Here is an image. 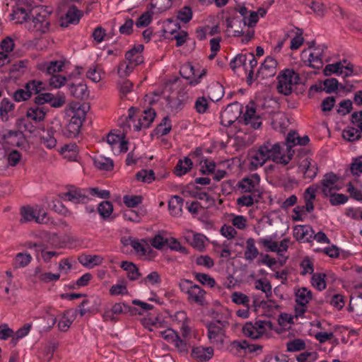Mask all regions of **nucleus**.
<instances>
[{
	"mask_svg": "<svg viewBox=\"0 0 362 362\" xmlns=\"http://www.w3.org/2000/svg\"><path fill=\"white\" fill-rule=\"evenodd\" d=\"M31 18L27 21L26 28L30 32H37L40 34L45 33L49 29L50 16L52 12L45 8L40 6L30 11Z\"/></svg>",
	"mask_w": 362,
	"mask_h": 362,
	"instance_id": "obj_1",
	"label": "nucleus"
},
{
	"mask_svg": "<svg viewBox=\"0 0 362 362\" xmlns=\"http://www.w3.org/2000/svg\"><path fill=\"white\" fill-rule=\"evenodd\" d=\"M259 151L267 161L272 160L276 163L287 165L292 159V153L287 155L281 153V147L279 143L272 144L269 141H267L259 146Z\"/></svg>",
	"mask_w": 362,
	"mask_h": 362,
	"instance_id": "obj_2",
	"label": "nucleus"
},
{
	"mask_svg": "<svg viewBox=\"0 0 362 362\" xmlns=\"http://www.w3.org/2000/svg\"><path fill=\"white\" fill-rule=\"evenodd\" d=\"M229 323L227 320H217L211 322L206 325L208 329V337L211 343L223 344L225 337L224 328L228 327Z\"/></svg>",
	"mask_w": 362,
	"mask_h": 362,
	"instance_id": "obj_3",
	"label": "nucleus"
},
{
	"mask_svg": "<svg viewBox=\"0 0 362 362\" xmlns=\"http://www.w3.org/2000/svg\"><path fill=\"white\" fill-rule=\"evenodd\" d=\"M243 106L238 102L228 104L221 115V124L225 127H230L240 116Z\"/></svg>",
	"mask_w": 362,
	"mask_h": 362,
	"instance_id": "obj_4",
	"label": "nucleus"
},
{
	"mask_svg": "<svg viewBox=\"0 0 362 362\" xmlns=\"http://www.w3.org/2000/svg\"><path fill=\"white\" fill-rule=\"evenodd\" d=\"M351 121L358 129L355 127H348L343 131L342 136L345 139L349 141H354L358 140L361 136L362 111L353 112L351 116Z\"/></svg>",
	"mask_w": 362,
	"mask_h": 362,
	"instance_id": "obj_5",
	"label": "nucleus"
},
{
	"mask_svg": "<svg viewBox=\"0 0 362 362\" xmlns=\"http://www.w3.org/2000/svg\"><path fill=\"white\" fill-rule=\"evenodd\" d=\"M230 351L234 354L247 353L259 354L262 351V346L250 344L247 340H235L230 343Z\"/></svg>",
	"mask_w": 362,
	"mask_h": 362,
	"instance_id": "obj_6",
	"label": "nucleus"
},
{
	"mask_svg": "<svg viewBox=\"0 0 362 362\" xmlns=\"http://www.w3.org/2000/svg\"><path fill=\"white\" fill-rule=\"evenodd\" d=\"M277 61L272 57H267L258 69L256 77L266 79L273 77L276 73Z\"/></svg>",
	"mask_w": 362,
	"mask_h": 362,
	"instance_id": "obj_7",
	"label": "nucleus"
},
{
	"mask_svg": "<svg viewBox=\"0 0 362 362\" xmlns=\"http://www.w3.org/2000/svg\"><path fill=\"white\" fill-rule=\"evenodd\" d=\"M180 74L182 78L189 80V84L191 86H194L201 82V78L206 75V70L202 69V72L197 76L194 66L188 63L180 67Z\"/></svg>",
	"mask_w": 362,
	"mask_h": 362,
	"instance_id": "obj_8",
	"label": "nucleus"
},
{
	"mask_svg": "<svg viewBox=\"0 0 362 362\" xmlns=\"http://www.w3.org/2000/svg\"><path fill=\"white\" fill-rule=\"evenodd\" d=\"M61 197L74 204L87 203L89 200L87 188L81 189L75 187H71L68 192L62 194Z\"/></svg>",
	"mask_w": 362,
	"mask_h": 362,
	"instance_id": "obj_9",
	"label": "nucleus"
},
{
	"mask_svg": "<svg viewBox=\"0 0 362 362\" xmlns=\"http://www.w3.org/2000/svg\"><path fill=\"white\" fill-rule=\"evenodd\" d=\"M4 145L25 148L28 141L22 131H8L4 136Z\"/></svg>",
	"mask_w": 362,
	"mask_h": 362,
	"instance_id": "obj_10",
	"label": "nucleus"
},
{
	"mask_svg": "<svg viewBox=\"0 0 362 362\" xmlns=\"http://www.w3.org/2000/svg\"><path fill=\"white\" fill-rule=\"evenodd\" d=\"M83 16V12L72 5L68 8L65 16L60 18V26L67 28L70 24L77 25Z\"/></svg>",
	"mask_w": 362,
	"mask_h": 362,
	"instance_id": "obj_11",
	"label": "nucleus"
},
{
	"mask_svg": "<svg viewBox=\"0 0 362 362\" xmlns=\"http://www.w3.org/2000/svg\"><path fill=\"white\" fill-rule=\"evenodd\" d=\"M314 230L308 225L296 226L293 228V236L298 241L310 243L313 240Z\"/></svg>",
	"mask_w": 362,
	"mask_h": 362,
	"instance_id": "obj_12",
	"label": "nucleus"
},
{
	"mask_svg": "<svg viewBox=\"0 0 362 362\" xmlns=\"http://www.w3.org/2000/svg\"><path fill=\"white\" fill-rule=\"evenodd\" d=\"M260 177L257 173H254L249 177H244L238 182V187L241 189L243 193L253 192L259 185Z\"/></svg>",
	"mask_w": 362,
	"mask_h": 362,
	"instance_id": "obj_13",
	"label": "nucleus"
},
{
	"mask_svg": "<svg viewBox=\"0 0 362 362\" xmlns=\"http://www.w3.org/2000/svg\"><path fill=\"white\" fill-rule=\"evenodd\" d=\"M64 62L62 60H54L42 62L37 64V69L47 75L53 76L62 71Z\"/></svg>",
	"mask_w": 362,
	"mask_h": 362,
	"instance_id": "obj_14",
	"label": "nucleus"
},
{
	"mask_svg": "<svg viewBox=\"0 0 362 362\" xmlns=\"http://www.w3.org/2000/svg\"><path fill=\"white\" fill-rule=\"evenodd\" d=\"M317 167L315 163H312V159L305 158L298 165V171L303 174L304 177L313 179L317 173Z\"/></svg>",
	"mask_w": 362,
	"mask_h": 362,
	"instance_id": "obj_15",
	"label": "nucleus"
},
{
	"mask_svg": "<svg viewBox=\"0 0 362 362\" xmlns=\"http://www.w3.org/2000/svg\"><path fill=\"white\" fill-rule=\"evenodd\" d=\"M144 47L143 45H134L132 49L127 51L125 54L126 59L129 64H133L134 66H138L143 63L144 57L141 54Z\"/></svg>",
	"mask_w": 362,
	"mask_h": 362,
	"instance_id": "obj_16",
	"label": "nucleus"
},
{
	"mask_svg": "<svg viewBox=\"0 0 362 362\" xmlns=\"http://www.w3.org/2000/svg\"><path fill=\"white\" fill-rule=\"evenodd\" d=\"M205 295L206 291L199 285L194 284L187 295V300L190 303L202 306L205 304Z\"/></svg>",
	"mask_w": 362,
	"mask_h": 362,
	"instance_id": "obj_17",
	"label": "nucleus"
},
{
	"mask_svg": "<svg viewBox=\"0 0 362 362\" xmlns=\"http://www.w3.org/2000/svg\"><path fill=\"white\" fill-rule=\"evenodd\" d=\"M209 98L213 102L220 100L224 95L223 86L217 81H213L206 88Z\"/></svg>",
	"mask_w": 362,
	"mask_h": 362,
	"instance_id": "obj_18",
	"label": "nucleus"
},
{
	"mask_svg": "<svg viewBox=\"0 0 362 362\" xmlns=\"http://www.w3.org/2000/svg\"><path fill=\"white\" fill-rule=\"evenodd\" d=\"M191 356L199 361H207L213 357L214 349L211 347L197 346L192 349Z\"/></svg>",
	"mask_w": 362,
	"mask_h": 362,
	"instance_id": "obj_19",
	"label": "nucleus"
},
{
	"mask_svg": "<svg viewBox=\"0 0 362 362\" xmlns=\"http://www.w3.org/2000/svg\"><path fill=\"white\" fill-rule=\"evenodd\" d=\"M337 180V176L332 172L324 175L323 179L321 180V191L325 197H328L330 194L332 190L334 189V185Z\"/></svg>",
	"mask_w": 362,
	"mask_h": 362,
	"instance_id": "obj_20",
	"label": "nucleus"
},
{
	"mask_svg": "<svg viewBox=\"0 0 362 362\" xmlns=\"http://www.w3.org/2000/svg\"><path fill=\"white\" fill-rule=\"evenodd\" d=\"M278 79L279 81L276 87L278 92L284 95H290L293 91L292 86H293L291 81V76H288L284 71L283 74L278 76Z\"/></svg>",
	"mask_w": 362,
	"mask_h": 362,
	"instance_id": "obj_21",
	"label": "nucleus"
},
{
	"mask_svg": "<svg viewBox=\"0 0 362 362\" xmlns=\"http://www.w3.org/2000/svg\"><path fill=\"white\" fill-rule=\"evenodd\" d=\"M48 112L47 107L30 106L26 112V117L35 122H40L45 119Z\"/></svg>",
	"mask_w": 362,
	"mask_h": 362,
	"instance_id": "obj_22",
	"label": "nucleus"
},
{
	"mask_svg": "<svg viewBox=\"0 0 362 362\" xmlns=\"http://www.w3.org/2000/svg\"><path fill=\"white\" fill-rule=\"evenodd\" d=\"M156 113L154 110L149 108L144 111L143 115L139 119L138 124L134 126L136 131L141 128H148L156 117Z\"/></svg>",
	"mask_w": 362,
	"mask_h": 362,
	"instance_id": "obj_23",
	"label": "nucleus"
},
{
	"mask_svg": "<svg viewBox=\"0 0 362 362\" xmlns=\"http://www.w3.org/2000/svg\"><path fill=\"white\" fill-rule=\"evenodd\" d=\"M68 88L70 94L77 99L85 100L88 98L89 95L88 87L83 83L78 84L71 83L68 85Z\"/></svg>",
	"mask_w": 362,
	"mask_h": 362,
	"instance_id": "obj_24",
	"label": "nucleus"
},
{
	"mask_svg": "<svg viewBox=\"0 0 362 362\" xmlns=\"http://www.w3.org/2000/svg\"><path fill=\"white\" fill-rule=\"evenodd\" d=\"M77 316V310H66L64 312L62 319L58 323L61 332H66Z\"/></svg>",
	"mask_w": 362,
	"mask_h": 362,
	"instance_id": "obj_25",
	"label": "nucleus"
},
{
	"mask_svg": "<svg viewBox=\"0 0 362 362\" xmlns=\"http://www.w3.org/2000/svg\"><path fill=\"white\" fill-rule=\"evenodd\" d=\"M296 302L298 305L306 306L313 298L310 290L305 287H301L295 292Z\"/></svg>",
	"mask_w": 362,
	"mask_h": 362,
	"instance_id": "obj_26",
	"label": "nucleus"
},
{
	"mask_svg": "<svg viewBox=\"0 0 362 362\" xmlns=\"http://www.w3.org/2000/svg\"><path fill=\"white\" fill-rule=\"evenodd\" d=\"M324 49L320 47L315 48L313 52L309 54L308 61L310 66L313 69H319L323 66V57Z\"/></svg>",
	"mask_w": 362,
	"mask_h": 362,
	"instance_id": "obj_27",
	"label": "nucleus"
},
{
	"mask_svg": "<svg viewBox=\"0 0 362 362\" xmlns=\"http://www.w3.org/2000/svg\"><path fill=\"white\" fill-rule=\"evenodd\" d=\"M184 199L178 196L174 195L168 202V209L170 213L174 216H179L182 214V208Z\"/></svg>",
	"mask_w": 362,
	"mask_h": 362,
	"instance_id": "obj_28",
	"label": "nucleus"
},
{
	"mask_svg": "<svg viewBox=\"0 0 362 362\" xmlns=\"http://www.w3.org/2000/svg\"><path fill=\"white\" fill-rule=\"evenodd\" d=\"M192 161L188 157H185L183 160L180 159L174 168V173L177 176H182L192 169Z\"/></svg>",
	"mask_w": 362,
	"mask_h": 362,
	"instance_id": "obj_29",
	"label": "nucleus"
},
{
	"mask_svg": "<svg viewBox=\"0 0 362 362\" xmlns=\"http://www.w3.org/2000/svg\"><path fill=\"white\" fill-rule=\"evenodd\" d=\"M78 262L83 266L93 268L102 263L103 258L98 255H81L78 257Z\"/></svg>",
	"mask_w": 362,
	"mask_h": 362,
	"instance_id": "obj_30",
	"label": "nucleus"
},
{
	"mask_svg": "<svg viewBox=\"0 0 362 362\" xmlns=\"http://www.w3.org/2000/svg\"><path fill=\"white\" fill-rule=\"evenodd\" d=\"M93 163L97 168L101 170L110 171L114 167L113 160L103 156H95L93 158Z\"/></svg>",
	"mask_w": 362,
	"mask_h": 362,
	"instance_id": "obj_31",
	"label": "nucleus"
},
{
	"mask_svg": "<svg viewBox=\"0 0 362 362\" xmlns=\"http://www.w3.org/2000/svg\"><path fill=\"white\" fill-rule=\"evenodd\" d=\"M70 108L72 109L74 112L76 110V112H74V115L71 117L69 123L76 124L78 128L81 129L83 120L85 118L86 112L80 110V107L78 103L70 104Z\"/></svg>",
	"mask_w": 362,
	"mask_h": 362,
	"instance_id": "obj_32",
	"label": "nucleus"
},
{
	"mask_svg": "<svg viewBox=\"0 0 362 362\" xmlns=\"http://www.w3.org/2000/svg\"><path fill=\"white\" fill-rule=\"evenodd\" d=\"M56 130L54 127H49L47 134L41 137V143L48 149L54 148L57 145V139L54 136Z\"/></svg>",
	"mask_w": 362,
	"mask_h": 362,
	"instance_id": "obj_33",
	"label": "nucleus"
},
{
	"mask_svg": "<svg viewBox=\"0 0 362 362\" xmlns=\"http://www.w3.org/2000/svg\"><path fill=\"white\" fill-rule=\"evenodd\" d=\"M30 12L28 13L21 5H16L13 9V13L11 14V19H16L19 23L24 22L27 23V21L30 19Z\"/></svg>",
	"mask_w": 362,
	"mask_h": 362,
	"instance_id": "obj_34",
	"label": "nucleus"
},
{
	"mask_svg": "<svg viewBox=\"0 0 362 362\" xmlns=\"http://www.w3.org/2000/svg\"><path fill=\"white\" fill-rule=\"evenodd\" d=\"M259 254V251L255 245V240L252 238L247 239L246 250L244 253L245 259L252 261Z\"/></svg>",
	"mask_w": 362,
	"mask_h": 362,
	"instance_id": "obj_35",
	"label": "nucleus"
},
{
	"mask_svg": "<svg viewBox=\"0 0 362 362\" xmlns=\"http://www.w3.org/2000/svg\"><path fill=\"white\" fill-rule=\"evenodd\" d=\"M305 4L312 11L320 17H323L325 12V6L320 0H306Z\"/></svg>",
	"mask_w": 362,
	"mask_h": 362,
	"instance_id": "obj_36",
	"label": "nucleus"
},
{
	"mask_svg": "<svg viewBox=\"0 0 362 362\" xmlns=\"http://www.w3.org/2000/svg\"><path fill=\"white\" fill-rule=\"evenodd\" d=\"M175 29L170 30L169 31L165 30V32L169 33L171 35H174L173 38L176 40V46L180 47L186 42L187 33L184 30L177 32V30L180 28V26L178 23H175Z\"/></svg>",
	"mask_w": 362,
	"mask_h": 362,
	"instance_id": "obj_37",
	"label": "nucleus"
},
{
	"mask_svg": "<svg viewBox=\"0 0 362 362\" xmlns=\"http://www.w3.org/2000/svg\"><path fill=\"white\" fill-rule=\"evenodd\" d=\"M25 88L27 89L31 97L32 95H38L40 92L45 90L44 84L41 81L38 80H30L27 82L25 85Z\"/></svg>",
	"mask_w": 362,
	"mask_h": 362,
	"instance_id": "obj_38",
	"label": "nucleus"
},
{
	"mask_svg": "<svg viewBox=\"0 0 362 362\" xmlns=\"http://www.w3.org/2000/svg\"><path fill=\"white\" fill-rule=\"evenodd\" d=\"M14 108V104L8 98H4L0 104V118L2 121L8 119V112H11Z\"/></svg>",
	"mask_w": 362,
	"mask_h": 362,
	"instance_id": "obj_39",
	"label": "nucleus"
},
{
	"mask_svg": "<svg viewBox=\"0 0 362 362\" xmlns=\"http://www.w3.org/2000/svg\"><path fill=\"white\" fill-rule=\"evenodd\" d=\"M28 61H19L13 64L10 69V74L14 78L21 77L27 69Z\"/></svg>",
	"mask_w": 362,
	"mask_h": 362,
	"instance_id": "obj_40",
	"label": "nucleus"
},
{
	"mask_svg": "<svg viewBox=\"0 0 362 362\" xmlns=\"http://www.w3.org/2000/svg\"><path fill=\"white\" fill-rule=\"evenodd\" d=\"M257 243L265 247L267 252H274L280 255L279 243L273 241L271 238H259L257 240Z\"/></svg>",
	"mask_w": 362,
	"mask_h": 362,
	"instance_id": "obj_41",
	"label": "nucleus"
},
{
	"mask_svg": "<svg viewBox=\"0 0 362 362\" xmlns=\"http://www.w3.org/2000/svg\"><path fill=\"white\" fill-rule=\"evenodd\" d=\"M242 331L245 337L251 338L252 339H257L261 337L259 332H258L253 323L251 322H246L243 325Z\"/></svg>",
	"mask_w": 362,
	"mask_h": 362,
	"instance_id": "obj_42",
	"label": "nucleus"
},
{
	"mask_svg": "<svg viewBox=\"0 0 362 362\" xmlns=\"http://www.w3.org/2000/svg\"><path fill=\"white\" fill-rule=\"evenodd\" d=\"M171 129V121L170 117L166 116L162 119L161 122L158 125L155 131L157 134L165 136L170 132Z\"/></svg>",
	"mask_w": 362,
	"mask_h": 362,
	"instance_id": "obj_43",
	"label": "nucleus"
},
{
	"mask_svg": "<svg viewBox=\"0 0 362 362\" xmlns=\"http://www.w3.org/2000/svg\"><path fill=\"white\" fill-rule=\"evenodd\" d=\"M323 73L325 76H329L332 74L342 75L344 74V64L341 62H337L335 64H327L325 67Z\"/></svg>",
	"mask_w": 362,
	"mask_h": 362,
	"instance_id": "obj_44",
	"label": "nucleus"
},
{
	"mask_svg": "<svg viewBox=\"0 0 362 362\" xmlns=\"http://www.w3.org/2000/svg\"><path fill=\"white\" fill-rule=\"evenodd\" d=\"M200 173L202 175H209L215 172L216 163L214 160L209 159H204L199 162Z\"/></svg>",
	"mask_w": 362,
	"mask_h": 362,
	"instance_id": "obj_45",
	"label": "nucleus"
},
{
	"mask_svg": "<svg viewBox=\"0 0 362 362\" xmlns=\"http://www.w3.org/2000/svg\"><path fill=\"white\" fill-rule=\"evenodd\" d=\"M98 211L103 218H108L113 211V205L109 201H103L99 204Z\"/></svg>",
	"mask_w": 362,
	"mask_h": 362,
	"instance_id": "obj_46",
	"label": "nucleus"
},
{
	"mask_svg": "<svg viewBox=\"0 0 362 362\" xmlns=\"http://www.w3.org/2000/svg\"><path fill=\"white\" fill-rule=\"evenodd\" d=\"M32 257L27 252H19L16 255L14 259V265L16 267H25L31 261Z\"/></svg>",
	"mask_w": 362,
	"mask_h": 362,
	"instance_id": "obj_47",
	"label": "nucleus"
},
{
	"mask_svg": "<svg viewBox=\"0 0 362 362\" xmlns=\"http://www.w3.org/2000/svg\"><path fill=\"white\" fill-rule=\"evenodd\" d=\"M325 274L314 273L312 276V284L317 290L322 291L326 288Z\"/></svg>",
	"mask_w": 362,
	"mask_h": 362,
	"instance_id": "obj_48",
	"label": "nucleus"
},
{
	"mask_svg": "<svg viewBox=\"0 0 362 362\" xmlns=\"http://www.w3.org/2000/svg\"><path fill=\"white\" fill-rule=\"evenodd\" d=\"M50 98L48 103L54 108L62 107L66 103V97L64 93L59 92L57 95L50 93Z\"/></svg>",
	"mask_w": 362,
	"mask_h": 362,
	"instance_id": "obj_49",
	"label": "nucleus"
},
{
	"mask_svg": "<svg viewBox=\"0 0 362 362\" xmlns=\"http://www.w3.org/2000/svg\"><path fill=\"white\" fill-rule=\"evenodd\" d=\"M209 107V103L204 96H199L194 103V109L199 114H204Z\"/></svg>",
	"mask_w": 362,
	"mask_h": 362,
	"instance_id": "obj_50",
	"label": "nucleus"
},
{
	"mask_svg": "<svg viewBox=\"0 0 362 362\" xmlns=\"http://www.w3.org/2000/svg\"><path fill=\"white\" fill-rule=\"evenodd\" d=\"M287 351L294 352L305 349V343L301 339H295L286 343Z\"/></svg>",
	"mask_w": 362,
	"mask_h": 362,
	"instance_id": "obj_51",
	"label": "nucleus"
},
{
	"mask_svg": "<svg viewBox=\"0 0 362 362\" xmlns=\"http://www.w3.org/2000/svg\"><path fill=\"white\" fill-rule=\"evenodd\" d=\"M129 245L135 251L141 253L142 255H147L151 252V248L148 245L141 244L138 240H130Z\"/></svg>",
	"mask_w": 362,
	"mask_h": 362,
	"instance_id": "obj_52",
	"label": "nucleus"
},
{
	"mask_svg": "<svg viewBox=\"0 0 362 362\" xmlns=\"http://www.w3.org/2000/svg\"><path fill=\"white\" fill-rule=\"evenodd\" d=\"M298 134L296 131H291L286 136V145L288 151V154H293L294 151H292V147L296 146L298 141Z\"/></svg>",
	"mask_w": 362,
	"mask_h": 362,
	"instance_id": "obj_53",
	"label": "nucleus"
},
{
	"mask_svg": "<svg viewBox=\"0 0 362 362\" xmlns=\"http://www.w3.org/2000/svg\"><path fill=\"white\" fill-rule=\"evenodd\" d=\"M193 274L195 279L203 285H207L210 288H213L216 284L214 279L208 274L199 272H194Z\"/></svg>",
	"mask_w": 362,
	"mask_h": 362,
	"instance_id": "obj_54",
	"label": "nucleus"
},
{
	"mask_svg": "<svg viewBox=\"0 0 362 362\" xmlns=\"http://www.w3.org/2000/svg\"><path fill=\"white\" fill-rule=\"evenodd\" d=\"M255 104L254 102L251 101L246 106V111L243 115V121L245 125H248L249 122H251V119H254L255 117H259L255 115Z\"/></svg>",
	"mask_w": 362,
	"mask_h": 362,
	"instance_id": "obj_55",
	"label": "nucleus"
},
{
	"mask_svg": "<svg viewBox=\"0 0 362 362\" xmlns=\"http://www.w3.org/2000/svg\"><path fill=\"white\" fill-rule=\"evenodd\" d=\"M168 243V238L166 237H164L160 233H158L151 240V245L157 250H163V247L167 245Z\"/></svg>",
	"mask_w": 362,
	"mask_h": 362,
	"instance_id": "obj_56",
	"label": "nucleus"
},
{
	"mask_svg": "<svg viewBox=\"0 0 362 362\" xmlns=\"http://www.w3.org/2000/svg\"><path fill=\"white\" fill-rule=\"evenodd\" d=\"M136 177L138 180L151 183L155 180V174L152 170H141L136 174Z\"/></svg>",
	"mask_w": 362,
	"mask_h": 362,
	"instance_id": "obj_57",
	"label": "nucleus"
},
{
	"mask_svg": "<svg viewBox=\"0 0 362 362\" xmlns=\"http://www.w3.org/2000/svg\"><path fill=\"white\" fill-rule=\"evenodd\" d=\"M255 284V288L265 293L267 297L272 295V285L267 279H257Z\"/></svg>",
	"mask_w": 362,
	"mask_h": 362,
	"instance_id": "obj_58",
	"label": "nucleus"
},
{
	"mask_svg": "<svg viewBox=\"0 0 362 362\" xmlns=\"http://www.w3.org/2000/svg\"><path fill=\"white\" fill-rule=\"evenodd\" d=\"M21 214L22 218L21 219V223L31 221L35 220L36 221V214L33 211V208L30 206H23L21 210Z\"/></svg>",
	"mask_w": 362,
	"mask_h": 362,
	"instance_id": "obj_59",
	"label": "nucleus"
},
{
	"mask_svg": "<svg viewBox=\"0 0 362 362\" xmlns=\"http://www.w3.org/2000/svg\"><path fill=\"white\" fill-rule=\"evenodd\" d=\"M80 129H81L78 128L76 124L69 123L62 128V134L67 138H73L76 137L79 134Z\"/></svg>",
	"mask_w": 362,
	"mask_h": 362,
	"instance_id": "obj_60",
	"label": "nucleus"
},
{
	"mask_svg": "<svg viewBox=\"0 0 362 362\" xmlns=\"http://www.w3.org/2000/svg\"><path fill=\"white\" fill-rule=\"evenodd\" d=\"M247 61V57H246V54H239L236 55L230 62V67L235 71L237 68L243 66L247 70L246 62Z\"/></svg>",
	"mask_w": 362,
	"mask_h": 362,
	"instance_id": "obj_61",
	"label": "nucleus"
},
{
	"mask_svg": "<svg viewBox=\"0 0 362 362\" xmlns=\"http://www.w3.org/2000/svg\"><path fill=\"white\" fill-rule=\"evenodd\" d=\"M267 162L264 157L260 153L259 148L251 156L250 166L252 170H255L258 167L263 165Z\"/></svg>",
	"mask_w": 362,
	"mask_h": 362,
	"instance_id": "obj_62",
	"label": "nucleus"
},
{
	"mask_svg": "<svg viewBox=\"0 0 362 362\" xmlns=\"http://www.w3.org/2000/svg\"><path fill=\"white\" fill-rule=\"evenodd\" d=\"M177 17L184 23L189 22L192 18V8L189 6H184L177 11Z\"/></svg>",
	"mask_w": 362,
	"mask_h": 362,
	"instance_id": "obj_63",
	"label": "nucleus"
},
{
	"mask_svg": "<svg viewBox=\"0 0 362 362\" xmlns=\"http://www.w3.org/2000/svg\"><path fill=\"white\" fill-rule=\"evenodd\" d=\"M244 19L240 18V16H237L235 13L234 14H230L226 18V24L228 28H233L234 26L238 25L239 27H241L242 25L244 27Z\"/></svg>",
	"mask_w": 362,
	"mask_h": 362,
	"instance_id": "obj_64",
	"label": "nucleus"
}]
</instances>
